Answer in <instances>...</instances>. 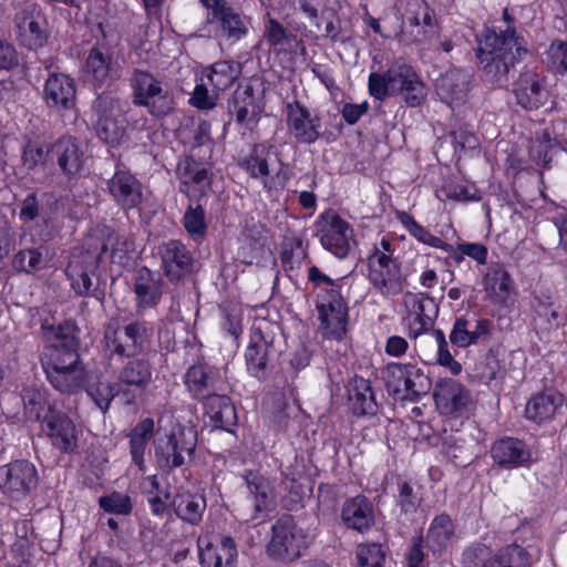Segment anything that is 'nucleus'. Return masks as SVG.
Returning a JSON list of instances; mask_svg holds the SVG:
<instances>
[{"label":"nucleus","mask_w":567,"mask_h":567,"mask_svg":"<svg viewBox=\"0 0 567 567\" xmlns=\"http://www.w3.org/2000/svg\"><path fill=\"white\" fill-rule=\"evenodd\" d=\"M514 29H507L502 35L486 37L478 49L477 56L487 81L502 85L508 80V72L514 66L516 54L526 52L518 42Z\"/></svg>","instance_id":"f257e3e1"},{"label":"nucleus","mask_w":567,"mask_h":567,"mask_svg":"<svg viewBox=\"0 0 567 567\" xmlns=\"http://www.w3.org/2000/svg\"><path fill=\"white\" fill-rule=\"evenodd\" d=\"M132 102L144 106L155 117H165L173 110V97L161 79L147 70L135 68L130 76Z\"/></svg>","instance_id":"f03ea898"},{"label":"nucleus","mask_w":567,"mask_h":567,"mask_svg":"<svg viewBox=\"0 0 567 567\" xmlns=\"http://www.w3.org/2000/svg\"><path fill=\"white\" fill-rule=\"evenodd\" d=\"M279 330L277 324L265 319L257 320L251 327L245 359L248 372L259 380L266 377L268 363L278 352L275 342Z\"/></svg>","instance_id":"7ed1b4c3"},{"label":"nucleus","mask_w":567,"mask_h":567,"mask_svg":"<svg viewBox=\"0 0 567 567\" xmlns=\"http://www.w3.org/2000/svg\"><path fill=\"white\" fill-rule=\"evenodd\" d=\"M271 532L272 537L267 546V553L275 559L293 561L307 547V534L289 515L280 517L272 525Z\"/></svg>","instance_id":"20e7f679"},{"label":"nucleus","mask_w":567,"mask_h":567,"mask_svg":"<svg viewBox=\"0 0 567 567\" xmlns=\"http://www.w3.org/2000/svg\"><path fill=\"white\" fill-rule=\"evenodd\" d=\"M93 113L96 117V135L106 144L117 145L125 135L127 123L120 101L109 94H101L93 104Z\"/></svg>","instance_id":"39448f33"},{"label":"nucleus","mask_w":567,"mask_h":567,"mask_svg":"<svg viewBox=\"0 0 567 567\" xmlns=\"http://www.w3.org/2000/svg\"><path fill=\"white\" fill-rule=\"evenodd\" d=\"M41 432L49 439L51 445L61 453H73L78 449L79 431L72 419L52 405L41 420Z\"/></svg>","instance_id":"423d86ee"},{"label":"nucleus","mask_w":567,"mask_h":567,"mask_svg":"<svg viewBox=\"0 0 567 567\" xmlns=\"http://www.w3.org/2000/svg\"><path fill=\"white\" fill-rule=\"evenodd\" d=\"M197 549L202 567H236L237 545L228 535L209 533L199 535Z\"/></svg>","instance_id":"0eeeda50"},{"label":"nucleus","mask_w":567,"mask_h":567,"mask_svg":"<svg viewBox=\"0 0 567 567\" xmlns=\"http://www.w3.org/2000/svg\"><path fill=\"white\" fill-rule=\"evenodd\" d=\"M320 329L327 338L340 340L347 331L348 307L337 289L327 290L317 302Z\"/></svg>","instance_id":"6e6552de"},{"label":"nucleus","mask_w":567,"mask_h":567,"mask_svg":"<svg viewBox=\"0 0 567 567\" xmlns=\"http://www.w3.org/2000/svg\"><path fill=\"white\" fill-rule=\"evenodd\" d=\"M404 323L411 338H417L430 330L437 316L439 307L433 298L424 293L406 292L403 296Z\"/></svg>","instance_id":"1a4fd4ad"},{"label":"nucleus","mask_w":567,"mask_h":567,"mask_svg":"<svg viewBox=\"0 0 567 567\" xmlns=\"http://www.w3.org/2000/svg\"><path fill=\"white\" fill-rule=\"evenodd\" d=\"M38 485V472L28 461H14L0 467V489L10 498L19 501Z\"/></svg>","instance_id":"9d476101"},{"label":"nucleus","mask_w":567,"mask_h":567,"mask_svg":"<svg viewBox=\"0 0 567 567\" xmlns=\"http://www.w3.org/2000/svg\"><path fill=\"white\" fill-rule=\"evenodd\" d=\"M207 8V24L216 25V37L238 41L247 33V27L240 14L225 0H199Z\"/></svg>","instance_id":"9b49d317"},{"label":"nucleus","mask_w":567,"mask_h":567,"mask_svg":"<svg viewBox=\"0 0 567 567\" xmlns=\"http://www.w3.org/2000/svg\"><path fill=\"white\" fill-rule=\"evenodd\" d=\"M153 365L145 357L126 358L117 374V392L130 395L127 403L142 394L152 382Z\"/></svg>","instance_id":"f8f14e48"},{"label":"nucleus","mask_w":567,"mask_h":567,"mask_svg":"<svg viewBox=\"0 0 567 567\" xmlns=\"http://www.w3.org/2000/svg\"><path fill=\"white\" fill-rule=\"evenodd\" d=\"M369 279L384 296L401 291L400 269L395 260L382 250H374L368 257Z\"/></svg>","instance_id":"ddd939ff"},{"label":"nucleus","mask_w":567,"mask_h":567,"mask_svg":"<svg viewBox=\"0 0 567 567\" xmlns=\"http://www.w3.org/2000/svg\"><path fill=\"white\" fill-rule=\"evenodd\" d=\"M392 95L403 94L410 106H417L424 100V85L414 70L403 61H395L386 70Z\"/></svg>","instance_id":"4468645a"},{"label":"nucleus","mask_w":567,"mask_h":567,"mask_svg":"<svg viewBox=\"0 0 567 567\" xmlns=\"http://www.w3.org/2000/svg\"><path fill=\"white\" fill-rule=\"evenodd\" d=\"M18 37L22 45L35 50L49 39L48 21L41 9L32 4L16 17Z\"/></svg>","instance_id":"2eb2a0df"},{"label":"nucleus","mask_w":567,"mask_h":567,"mask_svg":"<svg viewBox=\"0 0 567 567\" xmlns=\"http://www.w3.org/2000/svg\"><path fill=\"white\" fill-rule=\"evenodd\" d=\"M165 286L158 272L147 267L137 269L133 280L136 311L143 313L156 308L163 298Z\"/></svg>","instance_id":"dca6fc26"},{"label":"nucleus","mask_w":567,"mask_h":567,"mask_svg":"<svg viewBox=\"0 0 567 567\" xmlns=\"http://www.w3.org/2000/svg\"><path fill=\"white\" fill-rule=\"evenodd\" d=\"M316 226L323 248H350L357 245L350 225L332 209L323 212Z\"/></svg>","instance_id":"f3484780"},{"label":"nucleus","mask_w":567,"mask_h":567,"mask_svg":"<svg viewBox=\"0 0 567 567\" xmlns=\"http://www.w3.org/2000/svg\"><path fill=\"white\" fill-rule=\"evenodd\" d=\"M288 132L299 143L312 144L320 136V120L298 101L286 105Z\"/></svg>","instance_id":"a211bd4d"},{"label":"nucleus","mask_w":567,"mask_h":567,"mask_svg":"<svg viewBox=\"0 0 567 567\" xmlns=\"http://www.w3.org/2000/svg\"><path fill=\"white\" fill-rule=\"evenodd\" d=\"M433 395L435 405L443 415L458 414L466 410L472 401L471 392L451 378L441 379L435 385Z\"/></svg>","instance_id":"6ab92c4d"},{"label":"nucleus","mask_w":567,"mask_h":567,"mask_svg":"<svg viewBox=\"0 0 567 567\" xmlns=\"http://www.w3.org/2000/svg\"><path fill=\"white\" fill-rule=\"evenodd\" d=\"M228 111L235 116L238 124L251 130L258 123L262 112V105L255 95L254 86L250 84L239 85L233 93Z\"/></svg>","instance_id":"aec40b11"},{"label":"nucleus","mask_w":567,"mask_h":567,"mask_svg":"<svg viewBox=\"0 0 567 567\" xmlns=\"http://www.w3.org/2000/svg\"><path fill=\"white\" fill-rule=\"evenodd\" d=\"M492 323L476 316L457 317L450 332V341L458 348H467L489 337Z\"/></svg>","instance_id":"412c9836"},{"label":"nucleus","mask_w":567,"mask_h":567,"mask_svg":"<svg viewBox=\"0 0 567 567\" xmlns=\"http://www.w3.org/2000/svg\"><path fill=\"white\" fill-rule=\"evenodd\" d=\"M47 156L52 163H56L63 174L73 176L83 165V151L78 141L71 136H63L55 141L47 150Z\"/></svg>","instance_id":"4be33fe9"},{"label":"nucleus","mask_w":567,"mask_h":567,"mask_svg":"<svg viewBox=\"0 0 567 567\" xmlns=\"http://www.w3.org/2000/svg\"><path fill=\"white\" fill-rule=\"evenodd\" d=\"M472 75L464 70H450L436 83V93L450 107L464 104L467 100Z\"/></svg>","instance_id":"5701e85b"},{"label":"nucleus","mask_w":567,"mask_h":567,"mask_svg":"<svg viewBox=\"0 0 567 567\" xmlns=\"http://www.w3.org/2000/svg\"><path fill=\"white\" fill-rule=\"evenodd\" d=\"M107 189L124 209L135 208L142 203V185L130 172L116 171L107 182Z\"/></svg>","instance_id":"b1692460"},{"label":"nucleus","mask_w":567,"mask_h":567,"mask_svg":"<svg viewBox=\"0 0 567 567\" xmlns=\"http://www.w3.org/2000/svg\"><path fill=\"white\" fill-rule=\"evenodd\" d=\"M514 94L525 110H538L548 100V91L543 84V79L534 72L523 73L515 82Z\"/></svg>","instance_id":"393cba45"},{"label":"nucleus","mask_w":567,"mask_h":567,"mask_svg":"<svg viewBox=\"0 0 567 567\" xmlns=\"http://www.w3.org/2000/svg\"><path fill=\"white\" fill-rule=\"evenodd\" d=\"M565 399L555 390H546L533 395L525 406L527 420L537 424L548 422L563 409Z\"/></svg>","instance_id":"a878e982"},{"label":"nucleus","mask_w":567,"mask_h":567,"mask_svg":"<svg viewBox=\"0 0 567 567\" xmlns=\"http://www.w3.org/2000/svg\"><path fill=\"white\" fill-rule=\"evenodd\" d=\"M491 454L495 463L507 468L524 466L532 456L526 444L514 437L496 441L492 446Z\"/></svg>","instance_id":"bb28decb"},{"label":"nucleus","mask_w":567,"mask_h":567,"mask_svg":"<svg viewBox=\"0 0 567 567\" xmlns=\"http://www.w3.org/2000/svg\"><path fill=\"white\" fill-rule=\"evenodd\" d=\"M75 83L65 74H51L44 85V97L49 106L70 110L75 105Z\"/></svg>","instance_id":"cd10ccee"},{"label":"nucleus","mask_w":567,"mask_h":567,"mask_svg":"<svg viewBox=\"0 0 567 567\" xmlns=\"http://www.w3.org/2000/svg\"><path fill=\"white\" fill-rule=\"evenodd\" d=\"M349 408L357 416L375 415L378 404L371 382L361 377L353 378L348 389Z\"/></svg>","instance_id":"c85d7f7f"},{"label":"nucleus","mask_w":567,"mask_h":567,"mask_svg":"<svg viewBox=\"0 0 567 567\" xmlns=\"http://www.w3.org/2000/svg\"><path fill=\"white\" fill-rule=\"evenodd\" d=\"M216 373L203 365H192L185 374V384L190 394L196 398L204 400L218 390Z\"/></svg>","instance_id":"c756f323"},{"label":"nucleus","mask_w":567,"mask_h":567,"mask_svg":"<svg viewBox=\"0 0 567 567\" xmlns=\"http://www.w3.org/2000/svg\"><path fill=\"white\" fill-rule=\"evenodd\" d=\"M341 517L344 524L352 529L363 532L373 523L371 503L362 496H357L343 504Z\"/></svg>","instance_id":"7c9ffc66"},{"label":"nucleus","mask_w":567,"mask_h":567,"mask_svg":"<svg viewBox=\"0 0 567 567\" xmlns=\"http://www.w3.org/2000/svg\"><path fill=\"white\" fill-rule=\"evenodd\" d=\"M161 259L164 272L171 281H179L198 266L189 250H162Z\"/></svg>","instance_id":"2f4dec72"},{"label":"nucleus","mask_w":567,"mask_h":567,"mask_svg":"<svg viewBox=\"0 0 567 567\" xmlns=\"http://www.w3.org/2000/svg\"><path fill=\"white\" fill-rule=\"evenodd\" d=\"M172 506L178 518L192 525H198L206 511V499L200 494L183 493L173 498Z\"/></svg>","instance_id":"473e14b6"},{"label":"nucleus","mask_w":567,"mask_h":567,"mask_svg":"<svg viewBox=\"0 0 567 567\" xmlns=\"http://www.w3.org/2000/svg\"><path fill=\"white\" fill-rule=\"evenodd\" d=\"M249 491V495L254 499L255 515L251 518H257L258 514L269 511L274 504L272 487L268 480L261 475L247 472L244 476Z\"/></svg>","instance_id":"72a5a7b5"},{"label":"nucleus","mask_w":567,"mask_h":567,"mask_svg":"<svg viewBox=\"0 0 567 567\" xmlns=\"http://www.w3.org/2000/svg\"><path fill=\"white\" fill-rule=\"evenodd\" d=\"M204 408L216 427L227 429L236 422L235 408L226 395L214 392L204 399Z\"/></svg>","instance_id":"f704fd0d"},{"label":"nucleus","mask_w":567,"mask_h":567,"mask_svg":"<svg viewBox=\"0 0 567 567\" xmlns=\"http://www.w3.org/2000/svg\"><path fill=\"white\" fill-rule=\"evenodd\" d=\"M41 363L44 373L56 370L84 368L81 363L78 350L74 348L48 347L41 358Z\"/></svg>","instance_id":"c9c22d12"},{"label":"nucleus","mask_w":567,"mask_h":567,"mask_svg":"<svg viewBox=\"0 0 567 567\" xmlns=\"http://www.w3.org/2000/svg\"><path fill=\"white\" fill-rule=\"evenodd\" d=\"M154 425L153 419L145 417L132 429L128 435L132 460L141 471H144L145 468L144 454L147 444L153 436Z\"/></svg>","instance_id":"e433bc0d"},{"label":"nucleus","mask_w":567,"mask_h":567,"mask_svg":"<svg viewBox=\"0 0 567 567\" xmlns=\"http://www.w3.org/2000/svg\"><path fill=\"white\" fill-rule=\"evenodd\" d=\"M113 58L107 49L93 47L85 61V72L91 75L97 84L105 83L111 79Z\"/></svg>","instance_id":"4c0bfd02"},{"label":"nucleus","mask_w":567,"mask_h":567,"mask_svg":"<svg viewBox=\"0 0 567 567\" xmlns=\"http://www.w3.org/2000/svg\"><path fill=\"white\" fill-rule=\"evenodd\" d=\"M485 291L494 303H505L512 293L509 274L501 266L488 270L485 276Z\"/></svg>","instance_id":"58836bf2"},{"label":"nucleus","mask_w":567,"mask_h":567,"mask_svg":"<svg viewBox=\"0 0 567 567\" xmlns=\"http://www.w3.org/2000/svg\"><path fill=\"white\" fill-rule=\"evenodd\" d=\"M45 377L49 383L62 394H75L84 385L85 370L81 369H65L47 372Z\"/></svg>","instance_id":"ea45409f"},{"label":"nucleus","mask_w":567,"mask_h":567,"mask_svg":"<svg viewBox=\"0 0 567 567\" xmlns=\"http://www.w3.org/2000/svg\"><path fill=\"white\" fill-rule=\"evenodd\" d=\"M558 146V141L553 137V131L549 127H546L536 132L534 137L530 140L529 157L537 165L545 167L551 162L553 151Z\"/></svg>","instance_id":"a19ab883"},{"label":"nucleus","mask_w":567,"mask_h":567,"mask_svg":"<svg viewBox=\"0 0 567 567\" xmlns=\"http://www.w3.org/2000/svg\"><path fill=\"white\" fill-rule=\"evenodd\" d=\"M454 535V525L449 515L436 516L427 530V543L434 553L445 549Z\"/></svg>","instance_id":"79ce46f5"},{"label":"nucleus","mask_w":567,"mask_h":567,"mask_svg":"<svg viewBox=\"0 0 567 567\" xmlns=\"http://www.w3.org/2000/svg\"><path fill=\"white\" fill-rule=\"evenodd\" d=\"M529 555L518 545H508L498 550L494 556L486 559L482 567H527Z\"/></svg>","instance_id":"37998d69"},{"label":"nucleus","mask_w":567,"mask_h":567,"mask_svg":"<svg viewBox=\"0 0 567 567\" xmlns=\"http://www.w3.org/2000/svg\"><path fill=\"white\" fill-rule=\"evenodd\" d=\"M240 75V66L234 61H218L208 68L207 78L212 85L224 91L230 87Z\"/></svg>","instance_id":"c03bdc74"},{"label":"nucleus","mask_w":567,"mask_h":567,"mask_svg":"<svg viewBox=\"0 0 567 567\" xmlns=\"http://www.w3.org/2000/svg\"><path fill=\"white\" fill-rule=\"evenodd\" d=\"M176 175L181 181V192L187 193L188 185L194 184L204 188L208 183V172L199 167L192 158L181 161L176 168Z\"/></svg>","instance_id":"a18cd8bd"},{"label":"nucleus","mask_w":567,"mask_h":567,"mask_svg":"<svg viewBox=\"0 0 567 567\" xmlns=\"http://www.w3.org/2000/svg\"><path fill=\"white\" fill-rule=\"evenodd\" d=\"M104 338L105 348L111 358L114 355L131 358L136 357L140 353L137 347L132 346V340L122 327L114 330L107 329Z\"/></svg>","instance_id":"49530a36"},{"label":"nucleus","mask_w":567,"mask_h":567,"mask_svg":"<svg viewBox=\"0 0 567 567\" xmlns=\"http://www.w3.org/2000/svg\"><path fill=\"white\" fill-rule=\"evenodd\" d=\"M269 155L265 145L256 144L250 154L240 162V166L252 178H266L270 174Z\"/></svg>","instance_id":"de8ad7c7"},{"label":"nucleus","mask_w":567,"mask_h":567,"mask_svg":"<svg viewBox=\"0 0 567 567\" xmlns=\"http://www.w3.org/2000/svg\"><path fill=\"white\" fill-rule=\"evenodd\" d=\"M403 400L417 401L431 390V380L421 368L411 364L406 380L404 381Z\"/></svg>","instance_id":"09e8293b"},{"label":"nucleus","mask_w":567,"mask_h":567,"mask_svg":"<svg viewBox=\"0 0 567 567\" xmlns=\"http://www.w3.org/2000/svg\"><path fill=\"white\" fill-rule=\"evenodd\" d=\"M86 393L94 404L103 412H107L112 400L117 392V383L97 379L86 386Z\"/></svg>","instance_id":"8fccbe9b"},{"label":"nucleus","mask_w":567,"mask_h":567,"mask_svg":"<svg viewBox=\"0 0 567 567\" xmlns=\"http://www.w3.org/2000/svg\"><path fill=\"white\" fill-rule=\"evenodd\" d=\"M411 363L392 362L386 364L382 371L385 386L390 393L401 398L404 392V381L408 378Z\"/></svg>","instance_id":"3c124183"},{"label":"nucleus","mask_w":567,"mask_h":567,"mask_svg":"<svg viewBox=\"0 0 567 567\" xmlns=\"http://www.w3.org/2000/svg\"><path fill=\"white\" fill-rule=\"evenodd\" d=\"M167 436L175 452L171 465H173V468L179 467L185 462V454L190 455L195 450L194 435L192 431L186 433L184 430H178Z\"/></svg>","instance_id":"603ef678"},{"label":"nucleus","mask_w":567,"mask_h":567,"mask_svg":"<svg viewBox=\"0 0 567 567\" xmlns=\"http://www.w3.org/2000/svg\"><path fill=\"white\" fill-rule=\"evenodd\" d=\"M21 399L25 417L31 421H41L45 406L50 405L44 393L35 388H25L22 391Z\"/></svg>","instance_id":"864d4df0"},{"label":"nucleus","mask_w":567,"mask_h":567,"mask_svg":"<svg viewBox=\"0 0 567 567\" xmlns=\"http://www.w3.org/2000/svg\"><path fill=\"white\" fill-rule=\"evenodd\" d=\"M49 259L48 251L43 255L41 250H18L12 265L17 270L33 272L44 268Z\"/></svg>","instance_id":"5fc2aeb1"},{"label":"nucleus","mask_w":567,"mask_h":567,"mask_svg":"<svg viewBox=\"0 0 567 567\" xmlns=\"http://www.w3.org/2000/svg\"><path fill=\"white\" fill-rule=\"evenodd\" d=\"M547 66L557 74L567 73V41L554 40L547 50Z\"/></svg>","instance_id":"6e6d98bb"},{"label":"nucleus","mask_w":567,"mask_h":567,"mask_svg":"<svg viewBox=\"0 0 567 567\" xmlns=\"http://www.w3.org/2000/svg\"><path fill=\"white\" fill-rule=\"evenodd\" d=\"M52 343L50 347L74 348L78 347L76 326L72 321H64L51 329Z\"/></svg>","instance_id":"4d7b16f0"},{"label":"nucleus","mask_w":567,"mask_h":567,"mask_svg":"<svg viewBox=\"0 0 567 567\" xmlns=\"http://www.w3.org/2000/svg\"><path fill=\"white\" fill-rule=\"evenodd\" d=\"M433 334L437 343V363L441 367L449 369L453 375L460 374L462 371V365L460 362L454 360L452 353L450 352L445 334L442 330H434Z\"/></svg>","instance_id":"13d9d810"},{"label":"nucleus","mask_w":567,"mask_h":567,"mask_svg":"<svg viewBox=\"0 0 567 567\" xmlns=\"http://www.w3.org/2000/svg\"><path fill=\"white\" fill-rule=\"evenodd\" d=\"M357 558L359 567H383L385 555L379 544H362L358 546Z\"/></svg>","instance_id":"bf43d9fd"},{"label":"nucleus","mask_w":567,"mask_h":567,"mask_svg":"<svg viewBox=\"0 0 567 567\" xmlns=\"http://www.w3.org/2000/svg\"><path fill=\"white\" fill-rule=\"evenodd\" d=\"M99 504L105 512L116 515H128L132 512L130 496L117 492L100 497Z\"/></svg>","instance_id":"052dcab7"},{"label":"nucleus","mask_w":567,"mask_h":567,"mask_svg":"<svg viewBox=\"0 0 567 567\" xmlns=\"http://www.w3.org/2000/svg\"><path fill=\"white\" fill-rule=\"evenodd\" d=\"M132 340V346H136L140 352L152 336L151 326L143 320H135L122 327Z\"/></svg>","instance_id":"680f3d73"},{"label":"nucleus","mask_w":567,"mask_h":567,"mask_svg":"<svg viewBox=\"0 0 567 567\" xmlns=\"http://www.w3.org/2000/svg\"><path fill=\"white\" fill-rule=\"evenodd\" d=\"M68 275L71 279V286L76 295L90 296L93 295L97 299H101L97 295V290H92V279L86 271H76V269L70 265L68 268Z\"/></svg>","instance_id":"e2e57ef3"},{"label":"nucleus","mask_w":567,"mask_h":567,"mask_svg":"<svg viewBox=\"0 0 567 567\" xmlns=\"http://www.w3.org/2000/svg\"><path fill=\"white\" fill-rule=\"evenodd\" d=\"M184 225L192 237H200L205 234V213L200 206L189 207L184 216Z\"/></svg>","instance_id":"0e129e2a"},{"label":"nucleus","mask_w":567,"mask_h":567,"mask_svg":"<svg viewBox=\"0 0 567 567\" xmlns=\"http://www.w3.org/2000/svg\"><path fill=\"white\" fill-rule=\"evenodd\" d=\"M90 239H95L94 243H89L90 246L95 248H115L118 245V238L109 226H97L92 229Z\"/></svg>","instance_id":"69168bd1"},{"label":"nucleus","mask_w":567,"mask_h":567,"mask_svg":"<svg viewBox=\"0 0 567 567\" xmlns=\"http://www.w3.org/2000/svg\"><path fill=\"white\" fill-rule=\"evenodd\" d=\"M420 502V496L409 483L403 482L399 485V504L404 513L416 512Z\"/></svg>","instance_id":"338daca9"},{"label":"nucleus","mask_w":567,"mask_h":567,"mask_svg":"<svg viewBox=\"0 0 567 567\" xmlns=\"http://www.w3.org/2000/svg\"><path fill=\"white\" fill-rule=\"evenodd\" d=\"M368 86L370 95L377 100L383 101L386 96L392 95L386 72L383 74L370 73Z\"/></svg>","instance_id":"774afa93"}]
</instances>
